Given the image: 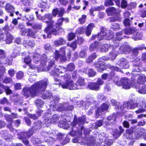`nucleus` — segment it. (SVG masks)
Here are the masks:
<instances>
[{
  "label": "nucleus",
  "instance_id": "1",
  "mask_svg": "<svg viewBox=\"0 0 146 146\" xmlns=\"http://www.w3.org/2000/svg\"><path fill=\"white\" fill-rule=\"evenodd\" d=\"M48 84L47 79L35 82L31 87H26L23 90L22 94L26 98H32L37 95L40 92L44 91Z\"/></svg>",
  "mask_w": 146,
  "mask_h": 146
},
{
  "label": "nucleus",
  "instance_id": "2",
  "mask_svg": "<svg viewBox=\"0 0 146 146\" xmlns=\"http://www.w3.org/2000/svg\"><path fill=\"white\" fill-rule=\"evenodd\" d=\"M74 120L71 123V125L74 127L79 128L80 129H78L76 132V130H74L73 129L70 134L72 136H76L78 137H80L82 135V130L84 129V127L81 125H83L84 123L86 117L85 116H83L77 119L76 115H74Z\"/></svg>",
  "mask_w": 146,
  "mask_h": 146
},
{
  "label": "nucleus",
  "instance_id": "3",
  "mask_svg": "<svg viewBox=\"0 0 146 146\" xmlns=\"http://www.w3.org/2000/svg\"><path fill=\"white\" fill-rule=\"evenodd\" d=\"M99 139L101 142L99 145L95 144V139L93 137L89 138L88 139L87 142L86 143L88 146H99L101 145L106 146L104 144H106L107 145L110 146L112 144V142L109 141V139L106 136V134L103 132H101L99 135Z\"/></svg>",
  "mask_w": 146,
  "mask_h": 146
},
{
  "label": "nucleus",
  "instance_id": "4",
  "mask_svg": "<svg viewBox=\"0 0 146 146\" xmlns=\"http://www.w3.org/2000/svg\"><path fill=\"white\" fill-rule=\"evenodd\" d=\"M48 62L47 70L50 71L49 73L52 75L58 76L59 75L58 74L57 72L62 73L67 70L66 68L62 66H60L59 69L56 67H53V66L54 64V61L53 60H50L49 59Z\"/></svg>",
  "mask_w": 146,
  "mask_h": 146
},
{
  "label": "nucleus",
  "instance_id": "5",
  "mask_svg": "<svg viewBox=\"0 0 146 146\" xmlns=\"http://www.w3.org/2000/svg\"><path fill=\"white\" fill-rule=\"evenodd\" d=\"M44 21L48 24V26L44 30V32L46 33L48 37H49L50 34V29L55 23L54 21H52L53 18L52 15L50 13H47L44 16Z\"/></svg>",
  "mask_w": 146,
  "mask_h": 146
},
{
  "label": "nucleus",
  "instance_id": "6",
  "mask_svg": "<svg viewBox=\"0 0 146 146\" xmlns=\"http://www.w3.org/2000/svg\"><path fill=\"white\" fill-rule=\"evenodd\" d=\"M54 84L58 85L59 86H60L63 89H68L70 90H75V88L74 87L73 81H65L60 82L59 80L56 78H54Z\"/></svg>",
  "mask_w": 146,
  "mask_h": 146
},
{
  "label": "nucleus",
  "instance_id": "7",
  "mask_svg": "<svg viewBox=\"0 0 146 146\" xmlns=\"http://www.w3.org/2000/svg\"><path fill=\"white\" fill-rule=\"evenodd\" d=\"M114 35L112 31H107L104 28L102 29L100 33L98 35V39L101 40L104 38L107 40H110L113 36Z\"/></svg>",
  "mask_w": 146,
  "mask_h": 146
},
{
  "label": "nucleus",
  "instance_id": "8",
  "mask_svg": "<svg viewBox=\"0 0 146 146\" xmlns=\"http://www.w3.org/2000/svg\"><path fill=\"white\" fill-rule=\"evenodd\" d=\"M59 118V116L56 114H54L51 117L50 114L46 113L45 115L44 122L46 126H48L50 123L55 124L58 122Z\"/></svg>",
  "mask_w": 146,
  "mask_h": 146
},
{
  "label": "nucleus",
  "instance_id": "9",
  "mask_svg": "<svg viewBox=\"0 0 146 146\" xmlns=\"http://www.w3.org/2000/svg\"><path fill=\"white\" fill-rule=\"evenodd\" d=\"M63 21V18L59 19L55 24H54L52 25L50 29V34L52 33L55 35H58V31L59 29H61V27L60 26L62 25Z\"/></svg>",
  "mask_w": 146,
  "mask_h": 146
},
{
  "label": "nucleus",
  "instance_id": "10",
  "mask_svg": "<svg viewBox=\"0 0 146 146\" xmlns=\"http://www.w3.org/2000/svg\"><path fill=\"white\" fill-rule=\"evenodd\" d=\"M109 59V58L107 56H103L99 59V62L96 64L95 66L96 69L99 72H102L106 69V66L104 65V63L103 60L106 61Z\"/></svg>",
  "mask_w": 146,
  "mask_h": 146
},
{
  "label": "nucleus",
  "instance_id": "11",
  "mask_svg": "<svg viewBox=\"0 0 146 146\" xmlns=\"http://www.w3.org/2000/svg\"><path fill=\"white\" fill-rule=\"evenodd\" d=\"M0 63L1 64H5L8 65H11L12 63L10 61H8V60L6 58V54L5 51L2 50L0 49Z\"/></svg>",
  "mask_w": 146,
  "mask_h": 146
},
{
  "label": "nucleus",
  "instance_id": "12",
  "mask_svg": "<svg viewBox=\"0 0 146 146\" xmlns=\"http://www.w3.org/2000/svg\"><path fill=\"white\" fill-rule=\"evenodd\" d=\"M109 107V106L106 103H103L102 104L100 107H99L97 110L96 111V116L98 118L99 116L102 115V112L107 110Z\"/></svg>",
  "mask_w": 146,
  "mask_h": 146
},
{
  "label": "nucleus",
  "instance_id": "13",
  "mask_svg": "<svg viewBox=\"0 0 146 146\" xmlns=\"http://www.w3.org/2000/svg\"><path fill=\"white\" fill-rule=\"evenodd\" d=\"M117 63L118 65L124 69L128 68L129 66L128 61L126 59L123 58H119Z\"/></svg>",
  "mask_w": 146,
  "mask_h": 146
},
{
  "label": "nucleus",
  "instance_id": "14",
  "mask_svg": "<svg viewBox=\"0 0 146 146\" xmlns=\"http://www.w3.org/2000/svg\"><path fill=\"white\" fill-rule=\"evenodd\" d=\"M122 86L123 88L125 89H129L132 86V84L130 80L127 78L121 79Z\"/></svg>",
  "mask_w": 146,
  "mask_h": 146
},
{
  "label": "nucleus",
  "instance_id": "15",
  "mask_svg": "<svg viewBox=\"0 0 146 146\" xmlns=\"http://www.w3.org/2000/svg\"><path fill=\"white\" fill-rule=\"evenodd\" d=\"M132 48L130 46L126 45H122L119 48L118 53L122 54L126 52H129L131 51Z\"/></svg>",
  "mask_w": 146,
  "mask_h": 146
},
{
  "label": "nucleus",
  "instance_id": "16",
  "mask_svg": "<svg viewBox=\"0 0 146 146\" xmlns=\"http://www.w3.org/2000/svg\"><path fill=\"white\" fill-rule=\"evenodd\" d=\"M136 103L133 102H125L123 106L120 107V109L122 110L124 108H126L127 109H133L136 107Z\"/></svg>",
  "mask_w": 146,
  "mask_h": 146
},
{
  "label": "nucleus",
  "instance_id": "17",
  "mask_svg": "<svg viewBox=\"0 0 146 146\" xmlns=\"http://www.w3.org/2000/svg\"><path fill=\"white\" fill-rule=\"evenodd\" d=\"M76 83V84L73 83L74 87L75 88V90L80 89L81 86H84L85 84L84 79L81 77L78 79Z\"/></svg>",
  "mask_w": 146,
  "mask_h": 146
},
{
  "label": "nucleus",
  "instance_id": "18",
  "mask_svg": "<svg viewBox=\"0 0 146 146\" xmlns=\"http://www.w3.org/2000/svg\"><path fill=\"white\" fill-rule=\"evenodd\" d=\"M40 63L41 64L40 67L39 68L42 69L43 71H48L47 68L46 69L44 67H45V64L46 62L47 56L45 54H43L40 56Z\"/></svg>",
  "mask_w": 146,
  "mask_h": 146
},
{
  "label": "nucleus",
  "instance_id": "19",
  "mask_svg": "<svg viewBox=\"0 0 146 146\" xmlns=\"http://www.w3.org/2000/svg\"><path fill=\"white\" fill-rule=\"evenodd\" d=\"M35 32L32 29H25L21 33V35H27L28 36H30L32 37H35Z\"/></svg>",
  "mask_w": 146,
  "mask_h": 146
},
{
  "label": "nucleus",
  "instance_id": "20",
  "mask_svg": "<svg viewBox=\"0 0 146 146\" xmlns=\"http://www.w3.org/2000/svg\"><path fill=\"white\" fill-rule=\"evenodd\" d=\"M5 8L7 12L10 13V16L11 17L13 16V13L14 12L15 8L13 5L9 3H7Z\"/></svg>",
  "mask_w": 146,
  "mask_h": 146
},
{
  "label": "nucleus",
  "instance_id": "21",
  "mask_svg": "<svg viewBox=\"0 0 146 146\" xmlns=\"http://www.w3.org/2000/svg\"><path fill=\"white\" fill-rule=\"evenodd\" d=\"M137 91L139 93L142 94H146V86L143 84H140L136 86Z\"/></svg>",
  "mask_w": 146,
  "mask_h": 146
},
{
  "label": "nucleus",
  "instance_id": "22",
  "mask_svg": "<svg viewBox=\"0 0 146 146\" xmlns=\"http://www.w3.org/2000/svg\"><path fill=\"white\" fill-rule=\"evenodd\" d=\"M136 107L138 108H145L146 102L144 99L140 98L137 100L136 103Z\"/></svg>",
  "mask_w": 146,
  "mask_h": 146
},
{
  "label": "nucleus",
  "instance_id": "23",
  "mask_svg": "<svg viewBox=\"0 0 146 146\" xmlns=\"http://www.w3.org/2000/svg\"><path fill=\"white\" fill-rule=\"evenodd\" d=\"M42 126V123L40 121H37L34 122L32 128L30 130V132L32 131L33 133L35 130L40 129Z\"/></svg>",
  "mask_w": 146,
  "mask_h": 146
},
{
  "label": "nucleus",
  "instance_id": "24",
  "mask_svg": "<svg viewBox=\"0 0 146 146\" xmlns=\"http://www.w3.org/2000/svg\"><path fill=\"white\" fill-rule=\"evenodd\" d=\"M23 45L26 47L29 48V47H34L35 45V42L33 40H24L23 42Z\"/></svg>",
  "mask_w": 146,
  "mask_h": 146
},
{
  "label": "nucleus",
  "instance_id": "25",
  "mask_svg": "<svg viewBox=\"0 0 146 146\" xmlns=\"http://www.w3.org/2000/svg\"><path fill=\"white\" fill-rule=\"evenodd\" d=\"M99 48L98 42H94L92 43L89 47V50L90 52L97 50Z\"/></svg>",
  "mask_w": 146,
  "mask_h": 146
},
{
  "label": "nucleus",
  "instance_id": "26",
  "mask_svg": "<svg viewBox=\"0 0 146 146\" xmlns=\"http://www.w3.org/2000/svg\"><path fill=\"white\" fill-rule=\"evenodd\" d=\"M88 88L92 90H98L100 89V86L96 82H90L88 84Z\"/></svg>",
  "mask_w": 146,
  "mask_h": 146
},
{
  "label": "nucleus",
  "instance_id": "27",
  "mask_svg": "<svg viewBox=\"0 0 146 146\" xmlns=\"http://www.w3.org/2000/svg\"><path fill=\"white\" fill-rule=\"evenodd\" d=\"M113 46L108 44H105L102 45L100 51L102 52H106L110 50L113 49Z\"/></svg>",
  "mask_w": 146,
  "mask_h": 146
},
{
  "label": "nucleus",
  "instance_id": "28",
  "mask_svg": "<svg viewBox=\"0 0 146 146\" xmlns=\"http://www.w3.org/2000/svg\"><path fill=\"white\" fill-rule=\"evenodd\" d=\"M137 82L140 84H143L146 81V77L144 74L137 75Z\"/></svg>",
  "mask_w": 146,
  "mask_h": 146
},
{
  "label": "nucleus",
  "instance_id": "29",
  "mask_svg": "<svg viewBox=\"0 0 146 146\" xmlns=\"http://www.w3.org/2000/svg\"><path fill=\"white\" fill-rule=\"evenodd\" d=\"M19 134L20 135V137H18L19 138L23 139L24 138H25L26 137H29L30 136L33 134V132L31 131L30 132V130L29 131V132H21Z\"/></svg>",
  "mask_w": 146,
  "mask_h": 146
},
{
  "label": "nucleus",
  "instance_id": "30",
  "mask_svg": "<svg viewBox=\"0 0 146 146\" xmlns=\"http://www.w3.org/2000/svg\"><path fill=\"white\" fill-rule=\"evenodd\" d=\"M111 51L110 52L109 54V58L111 60H114L115 59L116 57L118 55V53L117 51L113 48L112 49Z\"/></svg>",
  "mask_w": 146,
  "mask_h": 146
},
{
  "label": "nucleus",
  "instance_id": "31",
  "mask_svg": "<svg viewBox=\"0 0 146 146\" xmlns=\"http://www.w3.org/2000/svg\"><path fill=\"white\" fill-rule=\"evenodd\" d=\"M94 27V24L93 23H90L88 26L86 31V35L89 36L91 35V32L93 28Z\"/></svg>",
  "mask_w": 146,
  "mask_h": 146
},
{
  "label": "nucleus",
  "instance_id": "32",
  "mask_svg": "<svg viewBox=\"0 0 146 146\" xmlns=\"http://www.w3.org/2000/svg\"><path fill=\"white\" fill-rule=\"evenodd\" d=\"M106 11L108 15H112L117 13L116 9L113 7H110L107 9Z\"/></svg>",
  "mask_w": 146,
  "mask_h": 146
},
{
  "label": "nucleus",
  "instance_id": "33",
  "mask_svg": "<svg viewBox=\"0 0 146 146\" xmlns=\"http://www.w3.org/2000/svg\"><path fill=\"white\" fill-rule=\"evenodd\" d=\"M97 57L95 53H93L88 56L86 59V62L87 63H90L92 62L93 60L95 59Z\"/></svg>",
  "mask_w": 146,
  "mask_h": 146
},
{
  "label": "nucleus",
  "instance_id": "34",
  "mask_svg": "<svg viewBox=\"0 0 146 146\" xmlns=\"http://www.w3.org/2000/svg\"><path fill=\"white\" fill-rule=\"evenodd\" d=\"M13 39V37L11 34L9 33H7L5 40L6 43L8 44L11 43Z\"/></svg>",
  "mask_w": 146,
  "mask_h": 146
},
{
  "label": "nucleus",
  "instance_id": "35",
  "mask_svg": "<svg viewBox=\"0 0 146 146\" xmlns=\"http://www.w3.org/2000/svg\"><path fill=\"white\" fill-rule=\"evenodd\" d=\"M56 110L59 111H66V104H60L57 106H56Z\"/></svg>",
  "mask_w": 146,
  "mask_h": 146
},
{
  "label": "nucleus",
  "instance_id": "36",
  "mask_svg": "<svg viewBox=\"0 0 146 146\" xmlns=\"http://www.w3.org/2000/svg\"><path fill=\"white\" fill-rule=\"evenodd\" d=\"M65 47H63L60 49V53H61V56L60 60L63 61H65L66 60V58L65 55Z\"/></svg>",
  "mask_w": 146,
  "mask_h": 146
},
{
  "label": "nucleus",
  "instance_id": "37",
  "mask_svg": "<svg viewBox=\"0 0 146 146\" xmlns=\"http://www.w3.org/2000/svg\"><path fill=\"white\" fill-rule=\"evenodd\" d=\"M2 137L5 140H8L10 139V136L7 131H1L0 133Z\"/></svg>",
  "mask_w": 146,
  "mask_h": 146
},
{
  "label": "nucleus",
  "instance_id": "38",
  "mask_svg": "<svg viewBox=\"0 0 146 146\" xmlns=\"http://www.w3.org/2000/svg\"><path fill=\"white\" fill-rule=\"evenodd\" d=\"M84 72L90 77L94 76L96 74V72L92 69H86L85 71H84Z\"/></svg>",
  "mask_w": 146,
  "mask_h": 146
},
{
  "label": "nucleus",
  "instance_id": "39",
  "mask_svg": "<svg viewBox=\"0 0 146 146\" xmlns=\"http://www.w3.org/2000/svg\"><path fill=\"white\" fill-rule=\"evenodd\" d=\"M65 42V41L62 38H60L58 40L55 41L54 42L55 45L57 46L63 44Z\"/></svg>",
  "mask_w": 146,
  "mask_h": 146
},
{
  "label": "nucleus",
  "instance_id": "40",
  "mask_svg": "<svg viewBox=\"0 0 146 146\" xmlns=\"http://www.w3.org/2000/svg\"><path fill=\"white\" fill-rule=\"evenodd\" d=\"M23 17L24 20L26 19L28 21H32L34 19V15L31 14L25 15Z\"/></svg>",
  "mask_w": 146,
  "mask_h": 146
},
{
  "label": "nucleus",
  "instance_id": "41",
  "mask_svg": "<svg viewBox=\"0 0 146 146\" xmlns=\"http://www.w3.org/2000/svg\"><path fill=\"white\" fill-rule=\"evenodd\" d=\"M110 21L112 22L117 21H121V19H120V14L119 13L116 14L115 16L111 17L110 18Z\"/></svg>",
  "mask_w": 146,
  "mask_h": 146
},
{
  "label": "nucleus",
  "instance_id": "42",
  "mask_svg": "<svg viewBox=\"0 0 146 146\" xmlns=\"http://www.w3.org/2000/svg\"><path fill=\"white\" fill-rule=\"evenodd\" d=\"M79 55L80 57L82 58L86 57L87 55L86 49H84L81 50L79 52Z\"/></svg>",
  "mask_w": 146,
  "mask_h": 146
},
{
  "label": "nucleus",
  "instance_id": "43",
  "mask_svg": "<svg viewBox=\"0 0 146 146\" xmlns=\"http://www.w3.org/2000/svg\"><path fill=\"white\" fill-rule=\"evenodd\" d=\"M133 27L126 29L123 30V32L126 35H129L131 34L134 31Z\"/></svg>",
  "mask_w": 146,
  "mask_h": 146
},
{
  "label": "nucleus",
  "instance_id": "44",
  "mask_svg": "<svg viewBox=\"0 0 146 146\" xmlns=\"http://www.w3.org/2000/svg\"><path fill=\"white\" fill-rule=\"evenodd\" d=\"M86 28L85 27H82L78 29L76 31L77 34H82L85 31Z\"/></svg>",
  "mask_w": 146,
  "mask_h": 146
},
{
  "label": "nucleus",
  "instance_id": "45",
  "mask_svg": "<svg viewBox=\"0 0 146 146\" xmlns=\"http://www.w3.org/2000/svg\"><path fill=\"white\" fill-rule=\"evenodd\" d=\"M103 123V121L101 120H99L97 121L93 125V127L94 126L93 128H97L98 127H100L102 126Z\"/></svg>",
  "mask_w": 146,
  "mask_h": 146
},
{
  "label": "nucleus",
  "instance_id": "46",
  "mask_svg": "<svg viewBox=\"0 0 146 146\" xmlns=\"http://www.w3.org/2000/svg\"><path fill=\"white\" fill-rule=\"evenodd\" d=\"M67 70L71 71L73 70L75 68V66L73 63H71L68 64L66 66Z\"/></svg>",
  "mask_w": 146,
  "mask_h": 146
},
{
  "label": "nucleus",
  "instance_id": "47",
  "mask_svg": "<svg viewBox=\"0 0 146 146\" xmlns=\"http://www.w3.org/2000/svg\"><path fill=\"white\" fill-rule=\"evenodd\" d=\"M52 133V132H49L48 133H47L46 132H44L43 133V135H44L45 136H46L47 137H49V139H47L46 141L47 142H50L51 141H52V137L51 138V137L49 135H50L51 133Z\"/></svg>",
  "mask_w": 146,
  "mask_h": 146
},
{
  "label": "nucleus",
  "instance_id": "48",
  "mask_svg": "<svg viewBox=\"0 0 146 146\" xmlns=\"http://www.w3.org/2000/svg\"><path fill=\"white\" fill-rule=\"evenodd\" d=\"M63 79L65 81H72L71 80V75L70 74L67 73L63 76Z\"/></svg>",
  "mask_w": 146,
  "mask_h": 146
},
{
  "label": "nucleus",
  "instance_id": "49",
  "mask_svg": "<svg viewBox=\"0 0 146 146\" xmlns=\"http://www.w3.org/2000/svg\"><path fill=\"white\" fill-rule=\"evenodd\" d=\"M24 76L23 72L22 71H19L17 73L16 77L17 79L20 80L23 78Z\"/></svg>",
  "mask_w": 146,
  "mask_h": 146
},
{
  "label": "nucleus",
  "instance_id": "50",
  "mask_svg": "<svg viewBox=\"0 0 146 146\" xmlns=\"http://www.w3.org/2000/svg\"><path fill=\"white\" fill-rule=\"evenodd\" d=\"M35 104L37 105L38 108L41 107L44 104L42 100L40 99H37L35 101Z\"/></svg>",
  "mask_w": 146,
  "mask_h": 146
},
{
  "label": "nucleus",
  "instance_id": "51",
  "mask_svg": "<svg viewBox=\"0 0 146 146\" xmlns=\"http://www.w3.org/2000/svg\"><path fill=\"white\" fill-rule=\"evenodd\" d=\"M120 135V133L117 129H115L113 132V135L115 139H117Z\"/></svg>",
  "mask_w": 146,
  "mask_h": 146
},
{
  "label": "nucleus",
  "instance_id": "52",
  "mask_svg": "<svg viewBox=\"0 0 146 146\" xmlns=\"http://www.w3.org/2000/svg\"><path fill=\"white\" fill-rule=\"evenodd\" d=\"M85 40L81 36H78L77 38L76 42L78 44H81Z\"/></svg>",
  "mask_w": 146,
  "mask_h": 146
},
{
  "label": "nucleus",
  "instance_id": "53",
  "mask_svg": "<svg viewBox=\"0 0 146 146\" xmlns=\"http://www.w3.org/2000/svg\"><path fill=\"white\" fill-rule=\"evenodd\" d=\"M39 56H40V55L38 53H35L33 54V60L35 63H37L38 62V58Z\"/></svg>",
  "mask_w": 146,
  "mask_h": 146
},
{
  "label": "nucleus",
  "instance_id": "54",
  "mask_svg": "<svg viewBox=\"0 0 146 146\" xmlns=\"http://www.w3.org/2000/svg\"><path fill=\"white\" fill-rule=\"evenodd\" d=\"M86 16L84 15H82V17L79 19V21L81 24H84L86 21Z\"/></svg>",
  "mask_w": 146,
  "mask_h": 146
},
{
  "label": "nucleus",
  "instance_id": "55",
  "mask_svg": "<svg viewBox=\"0 0 146 146\" xmlns=\"http://www.w3.org/2000/svg\"><path fill=\"white\" fill-rule=\"evenodd\" d=\"M76 37L75 33H70L68 34V39L69 41H71L74 39Z\"/></svg>",
  "mask_w": 146,
  "mask_h": 146
},
{
  "label": "nucleus",
  "instance_id": "56",
  "mask_svg": "<svg viewBox=\"0 0 146 146\" xmlns=\"http://www.w3.org/2000/svg\"><path fill=\"white\" fill-rule=\"evenodd\" d=\"M114 3L111 0H106L104 2V5L106 6L113 5Z\"/></svg>",
  "mask_w": 146,
  "mask_h": 146
},
{
  "label": "nucleus",
  "instance_id": "57",
  "mask_svg": "<svg viewBox=\"0 0 146 146\" xmlns=\"http://www.w3.org/2000/svg\"><path fill=\"white\" fill-rule=\"evenodd\" d=\"M97 97L99 102L105 100V97L102 94H100L98 95Z\"/></svg>",
  "mask_w": 146,
  "mask_h": 146
},
{
  "label": "nucleus",
  "instance_id": "58",
  "mask_svg": "<svg viewBox=\"0 0 146 146\" xmlns=\"http://www.w3.org/2000/svg\"><path fill=\"white\" fill-rule=\"evenodd\" d=\"M5 117L7 122H10V123H11L12 122L13 119L10 115H5Z\"/></svg>",
  "mask_w": 146,
  "mask_h": 146
},
{
  "label": "nucleus",
  "instance_id": "59",
  "mask_svg": "<svg viewBox=\"0 0 146 146\" xmlns=\"http://www.w3.org/2000/svg\"><path fill=\"white\" fill-rule=\"evenodd\" d=\"M40 4L39 6L43 8H45L47 6V4L45 1L41 0L40 2Z\"/></svg>",
  "mask_w": 146,
  "mask_h": 146
},
{
  "label": "nucleus",
  "instance_id": "60",
  "mask_svg": "<svg viewBox=\"0 0 146 146\" xmlns=\"http://www.w3.org/2000/svg\"><path fill=\"white\" fill-rule=\"evenodd\" d=\"M138 51L137 48H134L132 50L131 56L132 58H133V57L136 56L138 54Z\"/></svg>",
  "mask_w": 146,
  "mask_h": 146
},
{
  "label": "nucleus",
  "instance_id": "61",
  "mask_svg": "<svg viewBox=\"0 0 146 146\" xmlns=\"http://www.w3.org/2000/svg\"><path fill=\"white\" fill-rule=\"evenodd\" d=\"M54 54V58L56 60H58L59 58L60 59V57H62L61 54L59 53L58 51L57 50L55 51Z\"/></svg>",
  "mask_w": 146,
  "mask_h": 146
},
{
  "label": "nucleus",
  "instance_id": "62",
  "mask_svg": "<svg viewBox=\"0 0 146 146\" xmlns=\"http://www.w3.org/2000/svg\"><path fill=\"white\" fill-rule=\"evenodd\" d=\"M108 75V78L109 80H111L113 77L115 75V73L113 71H112L110 72Z\"/></svg>",
  "mask_w": 146,
  "mask_h": 146
},
{
  "label": "nucleus",
  "instance_id": "63",
  "mask_svg": "<svg viewBox=\"0 0 146 146\" xmlns=\"http://www.w3.org/2000/svg\"><path fill=\"white\" fill-rule=\"evenodd\" d=\"M19 96L18 94L13 96L11 97V99L14 102H17L19 100Z\"/></svg>",
  "mask_w": 146,
  "mask_h": 146
},
{
  "label": "nucleus",
  "instance_id": "64",
  "mask_svg": "<svg viewBox=\"0 0 146 146\" xmlns=\"http://www.w3.org/2000/svg\"><path fill=\"white\" fill-rule=\"evenodd\" d=\"M31 59L30 57L29 56H27L24 58V62L26 64H30L31 63Z\"/></svg>",
  "mask_w": 146,
  "mask_h": 146
}]
</instances>
